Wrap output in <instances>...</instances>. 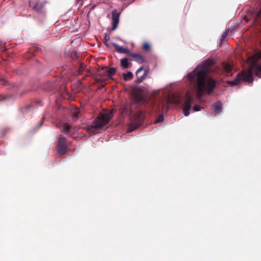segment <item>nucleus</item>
Masks as SVG:
<instances>
[{"label":"nucleus","mask_w":261,"mask_h":261,"mask_svg":"<svg viewBox=\"0 0 261 261\" xmlns=\"http://www.w3.org/2000/svg\"><path fill=\"white\" fill-rule=\"evenodd\" d=\"M46 2L44 1H38L33 2L30 1V5L33 10L37 13H42L44 11Z\"/></svg>","instance_id":"8"},{"label":"nucleus","mask_w":261,"mask_h":261,"mask_svg":"<svg viewBox=\"0 0 261 261\" xmlns=\"http://www.w3.org/2000/svg\"><path fill=\"white\" fill-rule=\"evenodd\" d=\"M251 65L246 71H242L238 73L233 81H228L227 83L231 86L238 85L241 81H246L248 83H252L253 81V73L261 78V64L257 62L261 59V52L255 53L250 58Z\"/></svg>","instance_id":"2"},{"label":"nucleus","mask_w":261,"mask_h":261,"mask_svg":"<svg viewBox=\"0 0 261 261\" xmlns=\"http://www.w3.org/2000/svg\"><path fill=\"white\" fill-rule=\"evenodd\" d=\"M127 55L131 61L134 60L140 63H142L145 61L144 57L139 54L131 53L129 51Z\"/></svg>","instance_id":"10"},{"label":"nucleus","mask_w":261,"mask_h":261,"mask_svg":"<svg viewBox=\"0 0 261 261\" xmlns=\"http://www.w3.org/2000/svg\"><path fill=\"white\" fill-rule=\"evenodd\" d=\"M194 102L193 96L190 93L189 91H187L185 95L184 102L183 105V113L185 116H188L190 114L189 111L191 109L192 104Z\"/></svg>","instance_id":"5"},{"label":"nucleus","mask_w":261,"mask_h":261,"mask_svg":"<svg viewBox=\"0 0 261 261\" xmlns=\"http://www.w3.org/2000/svg\"><path fill=\"white\" fill-rule=\"evenodd\" d=\"M66 141V138L62 135H60L57 146V151L60 155H64L67 151Z\"/></svg>","instance_id":"7"},{"label":"nucleus","mask_w":261,"mask_h":261,"mask_svg":"<svg viewBox=\"0 0 261 261\" xmlns=\"http://www.w3.org/2000/svg\"><path fill=\"white\" fill-rule=\"evenodd\" d=\"M133 77V74L132 72L129 71L126 73H124L123 74V79L125 81H128L129 80L132 79Z\"/></svg>","instance_id":"17"},{"label":"nucleus","mask_w":261,"mask_h":261,"mask_svg":"<svg viewBox=\"0 0 261 261\" xmlns=\"http://www.w3.org/2000/svg\"><path fill=\"white\" fill-rule=\"evenodd\" d=\"M173 103L176 104V105H178L180 102V98L179 96H176L175 99H174V100L172 101Z\"/></svg>","instance_id":"23"},{"label":"nucleus","mask_w":261,"mask_h":261,"mask_svg":"<svg viewBox=\"0 0 261 261\" xmlns=\"http://www.w3.org/2000/svg\"><path fill=\"white\" fill-rule=\"evenodd\" d=\"M120 65L124 69L128 68L132 64L128 62L127 58H123L120 60Z\"/></svg>","instance_id":"15"},{"label":"nucleus","mask_w":261,"mask_h":261,"mask_svg":"<svg viewBox=\"0 0 261 261\" xmlns=\"http://www.w3.org/2000/svg\"><path fill=\"white\" fill-rule=\"evenodd\" d=\"M71 128V126L70 124L68 123H64L63 126V129H62V132L66 134H68Z\"/></svg>","instance_id":"16"},{"label":"nucleus","mask_w":261,"mask_h":261,"mask_svg":"<svg viewBox=\"0 0 261 261\" xmlns=\"http://www.w3.org/2000/svg\"><path fill=\"white\" fill-rule=\"evenodd\" d=\"M244 19L246 22L249 20H252L254 24H258L261 26V8L256 12L252 10H249L247 14L244 17Z\"/></svg>","instance_id":"4"},{"label":"nucleus","mask_w":261,"mask_h":261,"mask_svg":"<svg viewBox=\"0 0 261 261\" xmlns=\"http://www.w3.org/2000/svg\"><path fill=\"white\" fill-rule=\"evenodd\" d=\"M164 121V116L163 115H160L158 118L154 121V123H158L160 122H162Z\"/></svg>","instance_id":"19"},{"label":"nucleus","mask_w":261,"mask_h":261,"mask_svg":"<svg viewBox=\"0 0 261 261\" xmlns=\"http://www.w3.org/2000/svg\"><path fill=\"white\" fill-rule=\"evenodd\" d=\"M43 123V120L40 121V126Z\"/></svg>","instance_id":"30"},{"label":"nucleus","mask_w":261,"mask_h":261,"mask_svg":"<svg viewBox=\"0 0 261 261\" xmlns=\"http://www.w3.org/2000/svg\"><path fill=\"white\" fill-rule=\"evenodd\" d=\"M6 97L2 95H0V100L2 99H5Z\"/></svg>","instance_id":"26"},{"label":"nucleus","mask_w":261,"mask_h":261,"mask_svg":"<svg viewBox=\"0 0 261 261\" xmlns=\"http://www.w3.org/2000/svg\"><path fill=\"white\" fill-rule=\"evenodd\" d=\"M223 68L225 72V74L226 76H229L231 75V72L232 69V66L226 63H224L223 64Z\"/></svg>","instance_id":"12"},{"label":"nucleus","mask_w":261,"mask_h":261,"mask_svg":"<svg viewBox=\"0 0 261 261\" xmlns=\"http://www.w3.org/2000/svg\"><path fill=\"white\" fill-rule=\"evenodd\" d=\"M86 66L82 63L80 65L79 69L77 70V73L79 75L82 74L83 71L85 70Z\"/></svg>","instance_id":"18"},{"label":"nucleus","mask_w":261,"mask_h":261,"mask_svg":"<svg viewBox=\"0 0 261 261\" xmlns=\"http://www.w3.org/2000/svg\"><path fill=\"white\" fill-rule=\"evenodd\" d=\"M149 72V68L148 67H140L136 71V75L137 77V82L141 83L146 79Z\"/></svg>","instance_id":"6"},{"label":"nucleus","mask_w":261,"mask_h":261,"mask_svg":"<svg viewBox=\"0 0 261 261\" xmlns=\"http://www.w3.org/2000/svg\"><path fill=\"white\" fill-rule=\"evenodd\" d=\"M135 128H132L131 127L129 128V132L133 131L135 129Z\"/></svg>","instance_id":"27"},{"label":"nucleus","mask_w":261,"mask_h":261,"mask_svg":"<svg viewBox=\"0 0 261 261\" xmlns=\"http://www.w3.org/2000/svg\"><path fill=\"white\" fill-rule=\"evenodd\" d=\"M8 83L7 80L3 77H0V84L6 85Z\"/></svg>","instance_id":"21"},{"label":"nucleus","mask_w":261,"mask_h":261,"mask_svg":"<svg viewBox=\"0 0 261 261\" xmlns=\"http://www.w3.org/2000/svg\"><path fill=\"white\" fill-rule=\"evenodd\" d=\"M105 44L107 46H109V44L107 42V41H105Z\"/></svg>","instance_id":"28"},{"label":"nucleus","mask_w":261,"mask_h":261,"mask_svg":"<svg viewBox=\"0 0 261 261\" xmlns=\"http://www.w3.org/2000/svg\"><path fill=\"white\" fill-rule=\"evenodd\" d=\"M75 116L76 117H77V116H78V112H75Z\"/></svg>","instance_id":"29"},{"label":"nucleus","mask_w":261,"mask_h":261,"mask_svg":"<svg viewBox=\"0 0 261 261\" xmlns=\"http://www.w3.org/2000/svg\"><path fill=\"white\" fill-rule=\"evenodd\" d=\"M113 113V110L106 113H100L89 127V130L93 132L94 129L101 128L108 124L112 118Z\"/></svg>","instance_id":"3"},{"label":"nucleus","mask_w":261,"mask_h":261,"mask_svg":"<svg viewBox=\"0 0 261 261\" xmlns=\"http://www.w3.org/2000/svg\"><path fill=\"white\" fill-rule=\"evenodd\" d=\"M213 108L215 112L217 113H220L222 109V105L221 101H218L213 105Z\"/></svg>","instance_id":"14"},{"label":"nucleus","mask_w":261,"mask_h":261,"mask_svg":"<svg viewBox=\"0 0 261 261\" xmlns=\"http://www.w3.org/2000/svg\"><path fill=\"white\" fill-rule=\"evenodd\" d=\"M227 34V31H225L221 38V41L222 42Z\"/></svg>","instance_id":"24"},{"label":"nucleus","mask_w":261,"mask_h":261,"mask_svg":"<svg viewBox=\"0 0 261 261\" xmlns=\"http://www.w3.org/2000/svg\"><path fill=\"white\" fill-rule=\"evenodd\" d=\"M112 45L115 47V50L120 54H126L128 55L129 53V50L127 49L118 45L116 43L112 42Z\"/></svg>","instance_id":"11"},{"label":"nucleus","mask_w":261,"mask_h":261,"mask_svg":"<svg viewBox=\"0 0 261 261\" xmlns=\"http://www.w3.org/2000/svg\"><path fill=\"white\" fill-rule=\"evenodd\" d=\"M143 48L145 50H149L150 49V45L149 43L145 42L143 44Z\"/></svg>","instance_id":"20"},{"label":"nucleus","mask_w":261,"mask_h":261,"mask_svg":"<svg viewBox=\"0 0 261 261\" xmlns=\"http://www.w3.org/2000/svg\"><path fill=\"white\" fill-rule=\"evenodd\" d=\"M110 39L109 36H108L106 34L104 37V40L105 41H108Z\"/></svg>","instance_id":"25"},{"label":"nucleus","mask_w":261,"mask_h":261,"mask_svg":"<svg viewBox=\"0 0 261 261\" xmlns=\"http://www.w3.org/2000/svg\"><path fill=\"white\" fill-rule=\"evenodd\" d=\"M193 110L195 112L199 111L201 110V107L200 106L196 105L193 107Z\"/></svg>","instance_id":"22"},{"label":"nucleus","mask_w":261,"mask_h":261,"mask_svg":"<svg viewBox=\"0 0 261 261\" xmlns=\"http://www.w3.org/2000/svg\"><path fill=\"white\" fill-rule=\"evenodd\" d=\"M112 30H115L119 23V17L120 16V12H119L117 10H114L112 12Z\"/></svg>","instance_id":"9"},{"label":"nucleus","mask_w":261,"mask_h":261,"mask_svg":"<svg viewBox=\"0 0 261 261\" xmlns=\"http://www.w3.org/2000/svg\"><path fill=\"white\" fill-rule=\"evenodd\" d=\"M213 64V61L207 59L187 75V79L191 84L196 86L197 98L200 100L204 92L210 95L214 90L216 86V81L212 78L206 77Z\"/></svg>","instance_id":"1"},{"label":"nucleus","mask_w":261,"mask_h":261,"mask_svg":"<svg viewBox=\"0 0 261 261\" xmlns=\"http://www.w3.org/2000/svg\"><path fill=\"white\" fill-rule=\"evenodd\" d=\"M103 69H104L105 71L107 72L109 78L115 75L116 72V69L114 67L108 68L107 67H105L103 68Z\"/></svg>","instance_id":"13"}]
</instances>
